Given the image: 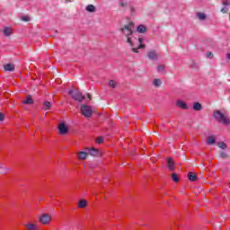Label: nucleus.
I'll use <instances>...</instances> for the list:
<instances>
[{"mask_svg": "<svg viewBox=\"0 0 230 230\" xmlns=\"http://www.w3.org/2000/svg\"><path fill=\"white\" fill-rule=\"evenodd\" d=\"M120 31L126 37L127 42L131 46L134 53H139L138 49L145 48V44H143V38H134V35H136V31H134V22H129L128 24L124 25Z\"/></svg>", "mask_w": 230, "mask_h": 230, "instance_id": "1", "label": "nucleus"}, {"mask_svg": "<svg viewBox=\"0 0 230 230\" xmlns=\"http://www.w3.org/2000/svg\"><path fill=\"white\" fill-rule=\"evenodd\" d=\"M213 118L218 121V123H222L223 125H230V120L227 116L222 113L220 111H216L213 113Z\"/></svg>", "mask_w": 230, "mask_h": 230, "instance_id": "2", "label": "nucleus"}, {"mask_svg": "<svg viewBox=\"0 0 230 230\" xmlns=\"http://www.w3.org/2000/svg\"><path fill=\"white\" fill-rule=\"evenodd\" d=\"M120 8H128L130 15H136V7L128 3V0H119Z\"/></svg>", "mask_w": 230, "mask_h": 230, "instance_id": "3", "label": "nucleus"}, {"mask_svg": "<svg viewBox=\"0 0 230 230\" xmlns=\"http://www.w3.org/2000/svg\"><path fill=\"white\" fill-rule=\"evenodd\" d=\"M68 93L72 96L73 100H75V102H84L85 99V96L75 90H70Z\"/></svg>", "mask_w": 230, "mask_h": 230, "instance_id": "4", "label": "nucleus"}, {"mask_svg": "<svg viewBox=\"0 0 230 230\" xmlns=\"http://www.w3.org/2000/svg\"><path fill=\"white\" fill-rule=\"evenodd\" d=\"M81 112L83 116H85V118H91L93 115V109H91V106L83 105L81 107Z\"/></svg>", "mask_w": 230, "mask_h": 230, "instance_id": "5", "label": "nucleus"}, {"mask_svg": "<svg viewBox=\"0 0 230 230\" xmlns=\"http://www.w3.org/2000/svg\"><path fill=\"white\" fill-rule=\"evenodd\" d=\"M40 222L43 225H48L49 222H51V217L48 214H43L41 217H40Z\"/></svg>", "mask_w": 230, "mask_h": 230, "instance_id": "6", "label": "nucleus"}, {"mask_svg": "<svg viewBox=\"0 0 230 230\" xmlns=\"http://www.w3.org/2000/svg\"><path fill=\"white\" fill-rule=\"evenodd\" d=\"M58 130H59V134H61L62 136L67 134V126H66V124L61 123L58 126Z\"/></svg>", "mask_w": 230, "mask_h": 230, "instance_id": "7", "label": "nucleus"}, {"mask_svg": "<svg viewBox=\"0 0 230 230\" xmlns=\"http://www.w3.org/2000/svg\"><path fill=\"white\" fill-rule=\"evenodd\" d=\"M3 33H4V37H10V35L13 34V29H12L10 27H4L3 30Z\"/></svg>", "mask_w": 230, "mask_h": 230, "instance_id": "8", "label": "nucleus"}, {"mask_svg": "<svg viewBox=\"0 0 230 230\" xmlns=\"http://www.w3.org/2000/svg\"><path fill=\"white\" fill-rule=\"evenodd\" d=\"M177 107H180V109L186 110L188 109V104L182 100H178L176 102Z\"/></svg>", "mask_w": 230, "mask_h": 230, "instance_id": "9", "label": "nucleus"}, {"mask_svg": "<svg viewBox=\"0 0 230 230\" xmlns=\"http://www.w3.org/2000/svg\"><path fill=\"white\" fill-rule=\"evenodd\" d=\"M167 166H168V169L171 170V172H173V170H175V164L173 163V160H172V158L167 159Z\"/></svg>", "mask_w": 230, "mask_h": 230, "instance_id": "10", "label": "nucleus"}, {"mask_svg": "<svg viewBox=\"0 0 230 230\" xmlns=\"http://www.w3.org/2000/svg\"><path fill=\"white\" fill-rule=\"evenodd\" d=\"M77 159H79L80 161H84L85 159H87V153L81 151L77 153Z\"/></svg>", "mask_w": 230, "mask_h": 230, "instance_id": "11", "label": "nucleus"}, {"mask_svg": "<svg viewBox=\"0 0 230 230\" xmlns=\"http://www.w3.org/2000/svg\"><path fill=\"white\" fill-rule=\"evenodd\" d=\"M25 227L27 230H37L39 229V226L35 223H29L25 225Z\"/></svg>", "mask_w": 230, "mask_h": 230, "instance_id": "12", "label": "nucleus"}, {"mask_svg": "<svg viewBox=\"0 0 230 230\" xmlns=\"http://www.w3.org/2000/svg\"><path fill=\"white\" fill-rule=\"evenodd\" d=\"M147 57L150 60H157V53L155 51H149Z\"/></svg>", "mask_w": 230, "mask_h": 230, "instance_id": "13", "label": "nucleus"}, {"mask_svg": "<svg viewBox=\"0 0 230 230\" xmlns=\"http://www.w3.org/2000/svg\"><path fill=\"white\" fill-rule=\"evenodd\" d=\"M86 12H89L90 13H94L96 12V7L93 4H88L85 8Z\"/></svg>", "mask_w": 230, "mask_h": 230, "instance_id": "14", "label": "nucleus"}, {"mask_svg": "<svg viewBox=\"0 0 230 230\" xmlns=\"http://www.w3.org/2000/svg\"><path fill=\"white\" fill-rule=\"evenodd\" d=\"M196 15L199 21H206L208 19V16L204 13H197Z\"/></svg>", "mask_w": 230, "mask_h": 230, "instance_id": "15", "label": "nucleus"}, {"mask_svg": "<svg viewBox=\"0 0 230 230\" xmlns=\"http://www.w3.org/2000/svg\"><path fill=\"white\" fill-rule=\"evenodd\" d=\"M4 71H13L15 69V66L12 64H6L4 66Z\"/></svg>", "mask_w": 230, "mask_h": 230, "instance_id": "16", "label": "nucleus"}, {"mask_svg": "<svg viewBox=\"0 0 230 230\" xmlns=\"http://www.w3.org/2000/svg\"><path fill=\"white\" fill-rule=\"evenodd\" d=\"M217 138L214 136H210L207 138L208 145H215Z\"/></svg>", "mask_w": 230, "mask_h": 230, "instance_id": "17", "label": "nucleus"}, {"mask_svg": "<svg viewBox=\"0 0 230 230\" xmlns=\"http://www.w3.org/2000/svg\"><path fill=\"white\" fill-rule=\"evenodd\" d=\"M137 31L138 33H145V31H146V26L145 25H138L137 28Z\"/></svg>", "mask_w": 230, "mask_h": 230, "instance_id": "18", "label": "nucleus"}, {"mask_svg": "<svg viewBox=\"0 0 230 230\" xmlns=\"http://www.w3.org/2000/svg\"><path fill=\"white\" fill-rule=\"evenodd\" d=\"M188 179L189 181H191L192 182H194V181H197V174L193 172H190L188 174Z\"/></svg>", "mask_w": 230, "mask_h": 230, "instance_id": "19", "label": "nucleus"}, {"mask_svg": "<svg viewBox=\"0 0 230 230\" xmlns=\"http://www.w3.org/2000/svg\"><path fill=\"white\" fill-rule=\"evenodd\" d=\"M193 110L194 111H202V104H200V102H194Z\"/></svg>", "mask_w": 230, "mask_h": 230, "instance_id": "20", "label": "nucleus"}, {"mask_svg": "<svg viewBox=\"0 0 230 230\" xmlns=\"http://www.w3.org/2000/svg\"><path fill=\"white\" fill-rule=\"evenodd\" d=\"M22 103H25L27 105H31L33 103V99H31V96H28L25 101L22 102Z\"/></svg>", "mask_w": 230, "mask_h": 230, "instance_id": "21", "label": "nucleus"}, {"mask_svg": "<svg viewBox=\"0 0 230 230\" xmlns=\"http://www.w3.org/2000/svg\"><path fill=\"white\" fill-rule=\"evenodd\" d=\"M162 84L163 82H161V79H155L153 82V85H155V87H161Z\"/></svg>", "mask_w": 230, "mask_h": 230, "instance_id": "22", "label": "nucleus"}, {"mask_svg": "<svg viewBox=\"0 0 230 230\" xmlns=\"http://www.w3.org/2000/svg\"><path fill=\"white\" fill-rule=\"evenodd\" d=\"M43 109H44V111H49V109H51V102H45L43 103Z\"/></svg>", "mask_w": 230, "mask_h": 230, "instance_id": "23", "label": "nucleus"}, {"mask_svg": "<svg viewBox=\"0 0 230 230\" xmlns=\"http://www.w3.org/2000/svg\"><path fill=\"white\" fill-rule=\"evenodd\" d=\"M85 206H87V201L85 199H81L79 201L78 208H84Z\"/></svg>", "mask_w": 230, "mask_h": 230, "instance_id": "24", "label": "nucleus"}, {"mask_svg": "<svg viewBox=\"0 0 230 230\" xmlns=\"http://www.w3.org/2000/svg\"><path fill=\"white\" fill-rule=\"evenodd\" d=\"M217 146H219V148H221L222 150H226V148H227V145H226L224 142H219L217 144Z\"/></svg>", "mask_w": 230, "mask_h": 230, "instance_id": "25", "label": "nucleus"}, {"mask_svg": "<svg viewBox=\"0 0 230 230\" xmlns=\"http://www.w3.org/2000/svg\"><path fill=\"white\" fill-rule=\"evenodd\" d=\"M88 153L90 154V155H98V150L96 149H89Z\"/></svg>", "mask_w": 230, "mask_h": 230, "instance_id": "26", "label": "nucleus"}, {"mask_svg": "<svg viewBox=\"0 0 230 230\" xmlns=\"http://www.w3.org/2000/svg\"><path fill=\"white\" fill-rule=\"evenodd\" d=\"M157 71H158V73H164V65L158 66Z\"/></svg>", "mask_w": 230, "mask_h": 230, "instance_id": "27", "label": "nucleus"}, {"mask_svg": "<svg viewBox=\"0 0 230 230\" xmlns=\"http://www.w3.org/2000/svg\"><path fill=\"white\" fill-rule=\"evenodd\" d=\"M172 179L174 182H179V176H177V174L172 173Z\"/></svg>", "mask_w": 230, "mask_h": 230, "instance_id": "28", "label": "nucleus"}, {"mask_svg": "<svg viewBox=\"0 0 230 230\" xmlns=\"http://www.w3.org/2000/svg\"><path fill=\"white\" fill-rule=\"evenodd\" d=\"M22 21H23L24 22H30L31 18L30 16H22Z\"/></svg>", "mask_w": 230, "mask_h": 230, "instance_id": "29", "label": "nucleus"}, {"mask_svg": "<svg viewBox=\"0 0 230 230\" xmlns=\"http://www.w3.org/2000/svg\"><path fill=\"white\" fill-rule=\"evenodd\" d=\"M110 87H112V89L116 88V83L115 81H110Z\"/></svg>", "mask_w": 230, "mask_h": 230, "instance_id": "30", "label": "nucleus"}, {"mask_svg": "<svg viewBox=\"0 0 230 230\" xmlns=\"http://www.w3.org/2000/svg\"><path fill=\"white\" fill-rule=\"evenodd\" d=\"M220 157H222V159H226L227 154L222 152V153L220 154Z\"/></svg>", "mask_w": 230, "mask_h": 230, "instance_id": "31", "label": "nucleus"}, {"mask_svg": "<svg viewBox=\"0 0 230 230\" xmlns=\"http://www.w3.org/2000/svg\"><path fill=\"white\" fill-rule=\"evenodd\" d=\"M223 4H224V6H229V4H230L229 0H224Z\"/></svg>", "mask_w": 230, "mask_h": 230, "instance_id": "32", "label": "nucleus"}, {"mask_svg": "<svg viewBox=\"0 0 230 230\" xmlns=\"http://www.w3.org/2000/svg\"><path fill=\"white\" fill-rule=\"evenodd\" d=\"M207 58H213V52H208Z\"/></svg>", "mask_w": 230, "mask_h": 230, "instance_id": "33", "label": "nucleus"}, {"mask_svg": "<svg viewBox=\"0 0 230 230\" xmlns=\"http://www.w3.org/2000/svg\"><path fill=\"white\" fill-rule=\"evenodd\" d=\"M227 8L224 7L221 9L222 13H227Z\"/></svg>", "mask_w": 230, "mask_h": 230, "instance_id": "34", "label": "nucleus"}, {"mask_svg": "<svg viewBox=\"0 0 230 230\" xmlns=\"http://www.w3.org/2000/svg\"><path fill=\"white\" fill-rule=\"evenodd\" d=\"M97 143H102L103 141V137H100L97 138Z\"/></svg>", "mask_w": 230, "mask_h": 230, "instance_id": "35", "label": "nucleus"}, {"mask_svg": "<svg viewBox=\"0 0 230 230\" xmlns=\"http://www.w3.org/2000/svg\"><path fill=\"white\" fill-rule=\"evenodd\" d=\"M4 119V114L0 112V121H3Z\"/></svg>", "mask_w": 230, "mask_h": 230, "instance_id": "36", "label": "nucleus"}, {"mask_svg": "<svg viewBox=\"0 0 230 230\" xmlns=\"http://www.w3.org/2000/svg\"><path fill=\"white\" fill-rule=\"evenodd\" d=\"M226 58L230 60V53L226 54Z\"/></svg>", "mask_w": 230, "mask_h": 230, "instance_id": "37", "label": "nucleus"}, {"mask_svg": "<svg viewBox=\"0 0 230 230\" xmlns=\"http://www.w3.org/2000/svg\"><path fill=\"white\" fill-rule=\"evenodd\" d=\"M87 98L91 100V94L87 93Z\"/></svg>", "mask_w": 230, "mask_h": 230, "instance_id": "38", "label": "nucleus"}, {"mask_svg": "<svg viewBox=\"0 0 230 230\" xmlns=\"http://www.w3.org/2000/svg\"><path fill=\"white\" fill-rule=\"evenodd\" d=\"M66 3H71V0H65Z\"/></svg>", "mask_w": 230, "mask_h": 230, "instance_id": "39", "label": "nucleus"}, {"mask_svg": "<svg viewBox=\"0 0 230 230\" xmlns=\"http://www.w3.org/2000/svg\"><path fill=\"white\" fill-rule=\"evenodd\" d=\"M0 168H4V165H0Z\"/></svg>", "mask_w": 230, "mask_h": 230, "instance_id": "40", "label": "nucleus"}]
</instances>
